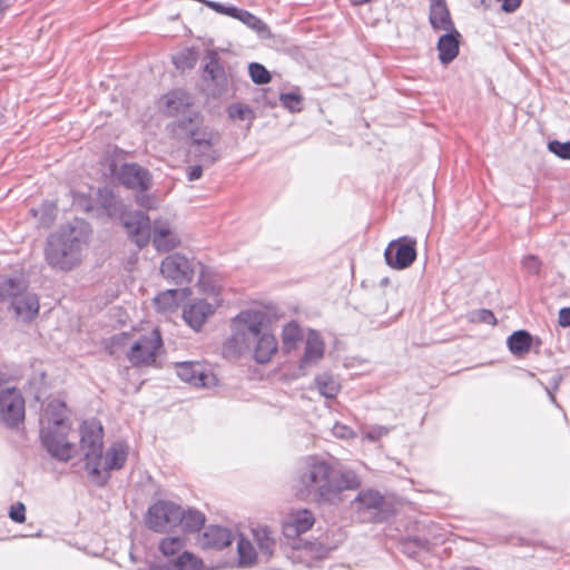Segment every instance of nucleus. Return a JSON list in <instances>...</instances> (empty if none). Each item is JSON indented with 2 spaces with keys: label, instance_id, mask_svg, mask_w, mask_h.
<instances>
[{
  "label": "nucleus",
  "instance_id": "nucleus-33",
  "mask_svg": "<svg viewBox=\"0 0 570 570\" xmlns=\"http://www.w3.org/2000/svg\"><path fill=\"white\" fill-rule=\"evenodd\" d=\"M179 524L186 532L198 531L205 523V517L202 512L196 510L184 511L179 505Z\"/></svg>",
  "mask_w": 570,
  "mask_h": 570
},
{
  "label": "nucleus",
  "instance_id": "nucleus-41",
  "mask_svg": "<svg viewBox=\"0 0 570 570\" xmlns=\"http://www.w3.org/2000/svg\"><path fill=\"white\" fill-rule=\"evenodd\" d=\"M200 564V560L187 551H184L173 563L175 570H197Z\"/></svg>",
  "mask_w": 570,
  "mask_h": 570
},
{
  "label": "nucleus",
  "instance_id": "nucleus-30",
  "mask_svg": "<svg viewBox=\"0 0 570 570\" xmlns=\"http://www.w3.org/2000/svg\"><path fill=\"white\" fill-rule=\"evenodd\" d=\"M183 295L181 289H167L154 298L155 307L160 313H168L177 308L178 301Z\"/></svg>",
  "mask_w": 570,
  "mask_h": 570
},
{
  "label": "nucleus",
  "instance_id": "nucleus-6",
  "mask_svg": "<svg viewBox=\"0 0 570 570\" xmlns=\"http://www.w3.org/2000/svg\"><path fill=\"white\" fill-rule=\"evenodd\" d=\"M104 429L96 420L83 421L80 425V450L89 475L99 476L102 462Z\"/></svg>",
  "mask_w": 570,
  "mask_h": 570
},
{
  "label": "nucleus",
  "instance_id": "nucleus-5",
  "mask_svg": "<svg viewBox=\"0 0 570 570\" xmlns=\"http://www.w3.org/2000/svg\"><path fill=\"white\" fill-rule=\"evenodd\" d=\"M170 126L176 137L189 139L195 157L205 165H213L220 158V153L216 148L220 141V134L205 125L199 112H188Z\"/></svg>",
  "mask_w": 570,
  "mask_h": 570
},
{
  "label": "nucleus",
  "instance_id": "nucleus-17",
  "mask_svg": "<svg viewBox=\"0 0 570 570\" xmlns=\"http://www.w3.org/2000/svg\"><path fill=\"white\" fill-rule=\"evenodd\" d=\"M315 523L314 513L308 509L291 510L282 522L283 533L288 539H295L307 532Z\"/></svg>",
  "mask_w": 570,
  "mask_h": 570
},
{
  "label": "nucleus",
  "instance_id": "nucleus-34",
  "mask_svg": "<svg viewBox=\"0 0 570 570\" xmlns=\"http://www.w3.org/2000/svg\"><path fill=\"white\" fill-rule=\"evenodd\" d=\"M238 562L242 567H250L257 559V553L249 540L239 537L237 541Z\"/></svg>",
  "mask_w": 570,
  "mask_h": 570
},
{
  "label": "nucleus",
  "instance_id": "nucleus-27",
  "mask_svg": "<svg viewBox=\"0 0 570 570\" xmlns=\"http://www.w3.org/2000/svg\"><path fill=\"white\" fill-rule=\"evenodd\" d=\"M384 503V498L375 490L361 491L352 501V508L356 512L379 511Z\"/></svg>",
  "mask_w": 570,
  "mask_h": 570
},
{
  "label": "nucleus",
  "instance_id": "nucleus-58",
  "mask_svg": "<svg viewBox=\"0 0 570 570\" xmlns=\"http://www.w3.org/2000/svg\"><path fill=\"white\" fill-rule=\"evenodd\" d=\"M560 377H554V390L558 389Z\"/></svg>",
  "mask_w": 570,
  "mask_h": 570
},
{
  "label": "nucleus",
  "instance_id": "nucleus-13",
  "mask_svg": "<svg viewBox=\"0 0 570 570\" xmlns=\"http://www.w3.org/2000/svg\"><path fill=\"white\" fill-rule=\"evenodd\" d=\"M149 242L157 252L167 253L177 248L181 240L174 222L160 217L153 222Z\"/></svg>",
  "mask_w": 570,
  "mask_h": 570
},
{
  "label": "nucleus",
  "instance_id": "nucleus-29",
  "mask_svg": "<svg viewBox=\"0 0 570 570\" xmlns=\"http://www.w3.org/2000/svg\"><path fill=\"white\" fill-rule=\"evenodd\" d=\"M303 340L301 326L292 321L284 325L282 330V343L285 352L289 353L296 350L298 343Z\"/></svg>",
  "mask_w": 570,
  "mask_h": 570
},
{
  "label": "nucleus",
  "instance_id": "nucleus-31",
  "mask_svg": "<svg viewBox=\"0 0 570 570\" xmlns=\"http://www.w3.org/2000/svg\"><path fill=\"white\" fill-rule=\"evenodd\" d=\"M532 337L523 330L512 333L507 341L508 347L513 355H523L531 347Z\"/></svg>",
  "mask_w": 570,
  "mask_h": 570
},
{
  "label": "nucleus",
  "instance_id": "nucleus-52",
  "mask_svg": "<svg viewBox=\"0 0 570 570\" xmlns=\"http://www.w3.org/2000/svg\"><path fill=\"white\" fill-rule=\"evenodd\" d=\"M501 2V8L505 12H514L521 4L522 0H498Z\"/></svg>",
  "mask_w": 570,
  "mask_h": 570
},
{
  "label": "nucleus",
  "instance_id": "nucleus-12",
  "mask_svg": "<svg viewBox=\"0 0 570 570\" xmlns=\"http://www.w3.org/2000/svg\"><path fill=\"white\" fill-rule=\"evenodd\" d=\"M415 246V238L410 236L390 242L384 252L386 264L394 269L407 268L416 258Z\"/></svg>",
  "mask_w": 570,
  "mask_h": 570
},
{
  "label": "nucleus",
  "instance_id": "nucleus-2",
  "mask_svg": "<svg viewBox=\"0 0 570 570\" xmlns=\"http://www.w3.org/2000/svg\"><path fill=\"white\" fill-rule=\"evenodd\" d=\"M267 316L262 311L246 309L233 322L229 343L238 354L250 352L259 364L268 363L278 350L276 337L265 328Z\"/></svg>",
  "mask_w": 570,
  "mask_h": 570
},
{
  "label": "nucleus",
  "instance_id": "nucleus-15",
  "mask_svg": "<svg viewBox=\"0 0 570 570\" xmlns=\"http://www.w3.org/2000/svg\"><path fill=\"white\" fill-rule=\"evenodd\" d=\"M128 456V445L124 442L114 443L102 455V462L100 465V475H90V478L99 485H104L108 478L109 472L112 470H119L124 466Z\"/></svg>",
  "mask_w": 570,
  "mask_h": 570
},
{
  "label": "nucleus",
  "instance_id": "nucleus-10",
  "mask_svg": "<svg viewBox=\"0 0 570 570\" xmlns=\"http://www.w3.org/2000/svg\"><path fill=\"white\" fill-rule=\"evenodd\" d=\"M179 515L178 504L171 501L159 500L149 507L146 524L153 531L166 532L178 527Z\"/></svg>",
  "mask_w": 570,
  "mask_h": 570
},
{
  "label": "nucleus",
  "instance_id": "nucleus-38",
  "mask_svg": "<svg viewBox=\"0 0 570 570\" xmlns=\"http://www.w3.org/2000/svg\"><path fill=\"white\" fill-rule=\"evenodd\" d=\"M31 212L41 226H49L56 218V205L53 203H45Z\"/></svg>",
  "mask_w": 570,
  "mask_h": 570
},
{
  "label": "nucleus",
  "instance_id": "nucleus-9",
  "mask_svg": "<svg viewBox=\"0 0 570 570\" xmlns=\"http://www.w3.org/2000/svg\"><path fill=\"white\" fill-rule=\"evenodd\" d=\"M197 263L175 253L166 256L160 263V274L175 285L189 284L195 275Z\"/></svg>",
  "mask_w": 570,
  "mask_h": 570
},
{
  "label": "nucleus",
  "instance_id": "nucleus-44",
  "mask_svg": "<svg viewBox=\"0 0 570 570\" xmlns=\"http://www.w3.org/2000/svg\"><path fill=\"white\" fill-rule=\"evenodd\" d=\"M548 149L561 159H570V141L552 140L548 144Z\"/></svg>",
  "mask_w": 570,
  "mask_h": 570
},
{
  "label": "nucleus",
  "instance_id": "nucleus-59",
  "mask_svg": "<svg viewBox=\"0 0 570 570\" xmlns=\"http://www.w3.org/2000/svg\"><path fill=\"white\" fill-rule=\"evenodd\" d=\"M465 570H479V569H474V568H469V569H465Z\"/></svg>",
  "mask_w": 570,
  "mask_h": 570
},
{
  "label": "nucleus",
  "instance_id": "nucleus-46",
  "mask_svg": "<svg viewBox=\"0 0 570 570\" xmlns=\"http://www.w3.org/2000/svg\"><path fill=\"white\" fill-rule=\"evenodd\" d=\"M471 321L494 325L497 318L490 309H478L471 314Z\"/></svg>",
  "mask_w": 570,
  "mask_h": 570
},
{
  "label": "nucleus",
  "instance_id": "nucleus-50",
  "mask_svg": "<svg viewBox=\"0 0 570 570\" xmlns=\"http://www.w3.org/2000/svg\"><path fill=\"white\" fill-rule=\"evenodd\" d=\"M332 433L334 436L338 438V439H344V440H347V439H352L355 436V433L353 432V430L345 425V424H341V423H335L332 428Z\"/></svg>",
  "mask_w": 570,
  "mask_h": 570
},
{
  "label": "nucleus",
  "instance_id": "nucleus-37",
  "mask_svg": "<svg viewBox=\"0 0 570 570\" xmlns=\"http://www.w3.org/2000/svg\"><path fill=\"white\" fill-rule=\"evenodd\" d=\"M228 116L233 120H247L249 125L255 119L254 110L249 106L239 102L233 104L228 107Z\"/></svg>",
  "mask_w": 570,
  "mask_h": 570
},
{
  "label": "nucleus",
  "instance_id": "nucleus-8",
  "mask_svg": "<svg viewBox=\"0 0 570 570\" xmlns=\"http://www.w3.org/2000/svg\"><path fill=\"white\" fill-rule=\"evenodd\" d=\"M24 419V399L20 391L0 376V422L14 428Z\"/></svg>",
  "mask_w": 570,
  "mask_h": 570
},
{
  "label": "nucleus",
  "instance_id": "nucleus-47",
  "mask_svg": "<svg viewBox=\"0 0 570 570\" xmlns=\"http://www.w3.org/2000/svg\"><path fill=\"white\" fill-rule=\"evenodd\" d=\"M390 432V429L383 425H374L371 426L364 434V438L368 441H377L381 438L387 435Z\"/></svg>",
  "mask_w": 570,
  "mask_h": 570
},
{
  "label": "nucleus",
  "instance_id": "nucleus-55",
  "mask_svg": "<svg viewBox=\"0 0 570 570\" xmlns=\"http://www.w3.org/2000/svg\"><path fill=\"white\" fill-rule=\"evenodd\" d=\"M559 325L562 327L570 326V307H563L559 311Z\"/></svg>",
  "mask_w": 570,
  "mask_h": 570
},
{
  "label": "nucleus",
  "instance_id": "nucleus-24",
  "mask_svg": "<svg viewBox=\"0 0 570 570\" xmlns=\"http://www.w3.org/2000/svg\"><path fill=\"white\" fill-rule=\"evenodd\" d=\"M460 33L453 29L446 31L438 41L439 59L443 65H449L459 55Z\"/></svg>",
  "mask_w": 570,
  "mask_h": 570
},
{
  "label": "nucleus",
  "instance_id": "nucleus-45",
  "mask_svg": "<svg viewBox=\"0 0 570 570\" xmlns=\"http://www.w3.org/2000/svg\"><path fill=\"white\" fill-rule=\"evenodd\" d=\"M522 268L530 275H538L541 271V261L534 255H528L522 259Z\"/></svg>",
  "mask_w": 570,
  "mask_h": 570
},
{
  "label": "nucleus",
  "instance_id": "nucleus-21",
  "mask_svg": "<svg viewBox=\"0 0 570 570\" xmlns=\"http://www.w3.org/2000/svg\"><path fill=\"white\" fill-rule=\"evenodd\" d=\"M215 312V306L204 299H195L183 311L184 321L195 331H199Z\"/></svg>",
  "mask_w": 570,
  "mask_h": 570
},
{
  "label": "nucleus",
  "instance_id": "nucleus-51",
  "mask_svg": "<svg viewBox=\"0 0 570 570\" xmlns=\"http://www.w3.org/2000/svg\"><path fill=\"white\" fill-rule=\"evenodd\" d=\"M136 203L144 208L151 209L156 207L155 199L151 196L145 194L136 196Z\"/></svg>",
  "mask_w": 570,
  "mask_h": 570
},
{
  "label": "nucleus",
  "instance_id": "nucleus-48",
  "mask_svg": "<svg viewBox=\"0 0 570 570\" xmlns=\"http://www.w3.org/2000/svg\"><path fill=\"white\" fill-rule=\"evenodd\" d=\"M9 517L12 521L22 523L26 521V507L22 502L12 504L9 511Z\"/></svg>",
  "mask_w": 570,
  "mask_h": 570
},
{
  "label": "nucleus",
  "instance_id": "nucleus-39",
  "mask_svg": "<svg viewBox=\"0 0 570 570\" xmlns=\"http://www.w3.org/2000/svg\"><path fill=\"white\" fill-rule=\"evenodd\" d=\"M185 542L180 537H167L159 542V550L165 557H171L180 552Z\"/></svg>",
  "mask_w": 570,
  "mask_h": 570
},
{
  "label": "nucleus",
  "instance_id": "nucleus-54",
  "mask_svg": "<svg viewBox=\"0 0 570 570\" xmlns=\"http://www.w3.org/2000/svg\"><path fill=\"white\" fill-rule=\"evenodd\" d=\"M203 175V167L200 165L190 166L187 169V178L189 181L197 180Z\"/></svg>",
  "mask_w": 570,
  "mask_h": 570
},
{
  "label": "nucleus",
  "instance_id": "nucleus-35",
  "mask_svg": "<svg viewBox=\"0 0 570 570\" xmlns=\"http://www.w3.org/2000/svg\"><path fill=\"white\" fill-rule=\"evenodd\" d=\"M315 385L323 396L333 399L340 391V384L330 375L321 374L315 377Z\"/></svg>",
  "mask_w": 570,
  "mask_h": 570
},
{
  "label": "nucleus",
  "instance_id": "nucleus-28",
  "mask_svg": "<svg viewBox=\"0 0 570 570\" xmlns=\"http://www.w3.org/2000/svg\"><path fill=\"white\" fill-rule=\"evenodd\" d=\"M253 538L259 549V556L268 560L276 548V540L272 531L266 527L253 529Z\"/></svg>",
  "mask_w": 570,
  "mask_h": 570
},
{
  "label": "nucleus",
  "instance_id": "nucleus-57",
  "mask_svg": "<svg viewBox=\"0 0 570 570\" xmlns=\"http://www.w3.org/2000/svg\"><path fill=\"white\" fill-rule=\"evenodd\" d=\"M546 391H547V393H548V395L550 397V401L556 404V397H554L552 391L550 389H548V387H546Z\"/></svg>",
  "mask_w": 570,
  "mask_h": 570
},
{
  "label": "nucleus",
  "instance_id": "nucleus-11",
  "mask_svg": "<svg viewBox=\"0 0 570 570\" xmlns=\"http://www.w3.org/2000/svg\"><path fill=\"white\" fill-rule=\"evenodd\" d=\"M161 346L163 341L160 332L157 328H154L149 333L141 335L132 343L129 352L127 353V357L135 366L150 365L156 361Z\"/></svg>",
  "mask_w": 570,
  "mask_h": 570
},
{
  "label": "nucleus",
  "instance_id": "nucleus-22",
  "mask_svg": "<svg viewBox=\"0 0 570 570\" xmlns=\"http://www.w3.org/2000/svg\"><path fill=\"white\" fill-rule=\"evenodd\" d=\"M232 532L224 527L209 525L199 535L197 543L203 549H224L233 542Z\"/></svg>",
  "mask_w": 570,
  "mask_h": 570
},
{
  "label": "nucleus",
  "instance_id": "nucleus-19",
  "mask_svg": "<svg viewBox=\"0 0 570 570\" xmlns=\"http://www.w3.org/2000/svg\"><path fill=\"white\" fill-rule=\"evenodd\" d=\"M324 352L325 343L322 336L315 330H309L305 338L304 353L298 361V368L302 371V374L317 365L324 357Z\"/></svg>",
  "mask_w": 570,
  "mask_h": 570
},
{
  "label": "nucleus",
  "instance_id": "nucleus-18",
  "mask_svg": "<svg viewBox=\"0 0 570 570\" xmlns=\"http://www.w3.org/2000/svg\"><path fill=\"white\" fill-rule=\"evenodd\" d=\"M11 308L18 320L29 323L39 314V297L37 294L29 292L26 283H23L22 288L18 291L16 297L11 302Z\"/></svg>",
  "mask_w": 570,
  "mask_h": 570
},
{
  "label": "nucleus",
  "instance_id": "nucleus-4",
  "mask_svg": "<svg viewBox=\"0 0 570 570\" xmlns=\"http://www.w3.org/2000/svg\"><path fill=\"white\" fill-rule=\"evenodd\" d=\"M40 424L41 441L48 453L59 461L70 460L75 446L68 440L71 425L66 404L59 400L50 401L40 417Z\"/></svg>",
  "mask_w": 570,
  "mask_h": 570
},
{
  "label": "nucleus",
  "instance_id": "nucleus-1",
  "mask_svg": "<svg viewBox=\"0 0 570 570\" xmlns=\"http://www.w3.org/2000/svg\"><path fill=\"white\" fill-rule=\"evenodd\" d=\"M361 480L352 470L336 469L317 456H308L295 480L296 494L317 503H334L345 490H355Z\"/></svg>",
  "mask_w": 570,
  "mask_h": 570
},
{
  "label": "nucleus",
  "instance_id": "nucleus-14",
  "mask_svg": "<svg viewBox=\"0 0 570 570\" xmlns=\"http://www.w3.org/2000/svg\"><path fill=\"white\" fill-rule=\"evenodd\" d=\"M175 367L180 380L195 387H212L217 384L215 374L203 363L187 361L177 363Z\"/></svg>",
  "mask_w": 570,
  "mask_h": 570
},
{
  "label": "nucleus",
  "instance_id": "nucleus-56",
  "mask_svg": "<svg viewBox=\"0 0 570 570\" xmlns=\"http://www.w3.org/2000/svg\"><path fill=\"white\" fill-rule=\"evenodd\" d=\"M352 2V4L354 6H361V4H364V3H367L370 2L371 0H350Z\"/></svg>",
  "mask_w": 570,
  "mask_h": 570
},
{
  "label": "nucleus",
  "instance_id": "nucleus-26",
  "mask_svg": "<svg viewBox=\"0 0 570 570\" xmlns=\"http://www.w3.org/2000/svg\"><path fill=\"white\" fill-rule=\"evenodd\" d=\"M229 11V17L242 21L245 26L254 30L261 38L266 39L271 37V31L267 24L249 11L237 7Z\"/></svg>",
  "mask_w": 570,
  "mask_h": 570
},
{
  "label": "nucleus",
  "instance_id": "nucleus-20",
  "mask_svg": "<svg viewBox=\"0 0 570 570\" xmlns=\"http://www.w3.org/2000/svg\"><path fill=\"white\" fill-rule=\"evenodd\" d=\"M205 60L203 78L205 81H212L214 83L215 88L212 92L214 96H219L227 87L225 69L219 63V58L216 52H208Z\"/></svg>",
  "mask_w": 570,
  "mask_h": 570
},
{
  "label": "nucleus",
  "instance_id": "nucleus-16",
  "mask_svg": "<svg viewBox=\"0 0 570 570\" xmlns=\"http://www.w3.org/2000/svg\"><path fill=\"white\" fill-rule=\"evenodd\" d=\"M122 220L129 237L139 248L149 243L153 224L145 213H130L124 216Z\"/></svg>",
  "mask_w": 570,
  "mask_h": 570
},
{
  "label": "nucleus",
  "instance_id": "nucleus-7",
  "mask_svg": "<svg viewBox=\"0 0 570 570\" xmlns=\"http://www.w3.org/2000/svg\"><path fill=\"white\" fill-rule=\"evenodd\" d=\"M122 156V150L116 147L112 149L111 157L107 158L110 175L128 189L139 193L150 189L153 186V177L149 170L136 163L118 166L117 161L121 159Z\"/></svg>",
  "mask_w": 570,
  "mask_h": 570
},
{
  "label": "nucleus",
  "instance_id": "nucleus-53",
  "mask_svg": "<svg viewBox=\"0 0 570 570\" xmlns=\"http://www.w3.org/2000/svg\"><path fill=\"white\" fill-rule=\"evenodd\" d=\"M207 6L210 9L215 10L216 12L226 14L228 17H229V12H230L229 10L236 8V7H233V6L226 7V6H224V4L219 3V2H215V1H208Z\"/></svg>",
  "mask_w": 570,
  "mask_h": 570
},
{
  "label": "nucleus",
  "instance_id": "nucleus-40",
  "mask_svg": "<svg viewBox=\"0 0 570 570\" xmlns=\"http://www.w3.org/2000/svg\"><path fill=\"white\" fill-rule=\"evenodd\" d=\"M173 62L178 69H190L197 62V53L194 49L186 48L173 58Z\"/></svg>",
  "mask_w": 570,
  "mask_h": 570
},
{
  "label": "nucleus",
  "instance_id": "nucleus-3",
  "mask_svg": "<svg viewBox=\"0 0 570 570\" xmlns=\"http://www.w3.org/2000/svg\"><path fill=\"white\" fill-rule=\"evenodd\" d=\"M89 238V227L83 220L61 226L48 237L45 255L47 263L56 269L70 271L80 264L82 250Z\"/></svg>",
  "mask_w": 570,
  "mask_h": 570
},
{
  "label": "nucleus",
  "instance_id": "nucleus-25",
  "mask_svg": "<svg viewBox=\"0 0 570 570\" xmlns=\"http://www.w3.org/2000/svg\"><path fill=\"white\" fill-rule=\"evenodd\" d=\"M164 101L165 112L168 116L181 115V117H184L187 116L188 112H191L190 110H188V107L191 104V99L189 95H187L184 91H171L164 97Z\"/></svg>",
  "mask_w": 570,
  "mask_h": 570
},
{
  "label": "nucleus",
  "instance_id": "nucleus-23",
  "mask_svg": "<svg viewBox=\"0 0 570 570\" xmlns=\"http://www.w3.org/2000/svg\"><path fill=\"white\" fill-rule=\"evenodd\" d=\"M429 19L434 30L450 31L454 29L445 0H430Z\"/></svg>",
  "mask_w": 570,
  "mask_h": 570
},
{
  "label": "nucleus",
  "instance_id": "nucleus-32",
  "mask_svg": "<svg viewBox=\"0 0 570 570\" xmlns=\"http://www.w3.org/2000/svg\"><path fill=\"white\" fill-rule=\"evenodd\" d=\"M96 202L109 216H115L122 212V204L108 188L98 189Z\"/></svg>",
  "mask_w": 570,
  "mask_h": 570
},
{
  "label": "nucleus",
  "instance_id": "nucleus-43",
  "mask_svg": "<svg viewBox=\"0 0 570 570\" xmlns=\"http://www.w3.org/2000/svg\"><path fill=\"white\" fill-rule=\"evenodd\" d=\"M282 105L291 112H298L303 108V97L295 92L281 94Z\"/></svg>",
  "mask_w": 570,
  "mask_h": 570
},
{
  "label": "nucleus",
  "instance_id": "nucleus-49",
  "mask_svg": "<svg viewBox=\"0 0 570 570\" xmlns=\"http://www.w3.org/2000/svg\"><path fill=\"white\" fill-rule=\"evenodd\" d=\"M73 204L79 206L81 209L90 212L95 207V200L90 195L88 197L83 194H73Z\"/></svg>",
  "mask_w": 570,
  "mask_h": 570
},
{
  "label": "nucleus",
  "instance_id": "nucleus-36",
  "mask_svg": "<svg viewBox=\"0 0 570 570\" xmlns=\"http://www.w3.org/2000/svg\"><path fill=\"white\" fill-rule=\"evenodd\" d=\"M23 283L16 278L0 277V301L10 299L11 303Z\"/></svg>",
  "mask_w": 570,
  "mask_h": 570
},
{
  "label": "nucleus",
  "instance_id": "nucleus-42",
  "mask_svg": "<svg viewBox=\"0 0 570 570\" xmlns=\"http://www.w3.org/2000/svg\"><path fill=\"white\" fill-rule=\"evenodd\" d=\"M248 71L253 82L257 85H265L271 81L269 71L258 62H252L248 66Z\"/></svg>",
  "mask_w": 570,
  "mask_h": 570
}]
</instances>
